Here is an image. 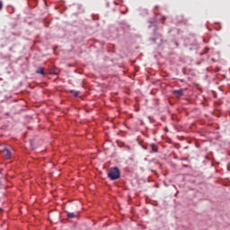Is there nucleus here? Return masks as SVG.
<instances>
[{
  "label": "nucleus",
  "mask_w": 230,
  "mask_h": 230,
  "mask_svg": "<svg viewBox=\"0 0 230 230\" xmlns=\"http://www.w3.org/2000/svg\"><path fill=\"white\" fill-rule=\"evenodd\" d=\"M155 9H157V8H158V6L156 5V6H155Z\"/></svg>",
  "instance_id": "nucleus-14"
},
{
  "label": "nucleus",
  "mask_w": 230,
  "mask_h": 230,
  "mask_svg": "<svg viewBox=\"0 0 230 230\" xmlns=\"http://www.w3.org/2000/svg\"><path fill=\"white\" fill-rule=\"evenodd\" d=\"M172 94H177L178 96H182L184 94V90L179 89L172 91Z\"/></svg>",
  "instance_id": "nucleus-5"
},
{
  "label": "nucleus",
  "mask_w": 230,
  "mask_h": 230,
  "mask_svg": "<svg viewBox=\"0 0 230 230\" xmlns=\"http://www.w3.org/2000/svg\"><path fill=\"white\" fill-rule=\"evenodd\" d=\"M36 73L38 75H42L44 76V75H46V73L44 72V68L42 67H39L37 70H36Z\"/></svg>",
  "instance_id": "nucleus-6"
},
{
  "label": "nucleus",
  "mask_w": 230,
  "mask_h": 230,
  "mask_svg": "<svg viewBox=\"0 0 230 230\" xmlns=\"http://www.w3.org/2000/svg\"><path fill=\"white\" fill-rule=\"evenodd\" d=\"M67 218H76V215L73 212H66Z\"/></svg>",
  "instance_id": "nucleus-7"
},
{
  "label": "nucleus",
  "mask_w": 230,
  "mask_h": 230,
  "mask_svg": "<svg viewBox=\"0 0 230 230\" xmlns=\"http://www.w3.org/2000/svg\"><path fill=\"white\" fill-rule=\"evenodd\" d=\"M75 96H78V93H75Z\"/></svg>",
  "instance_id": "nucleus-12"
},
{
  "label": "nucleus",
  "mask_w": 230,
  "mask_h": 230,
  "mask_svg": "<svg viewBox=\"0 0 230 230\" xmlns=\"http://www.w3.org/2000/svg\"><path fill=\"white\" fill-rule=\"evenodd\" d=\"M51 75H57V73H55V72H52V73H51Z\"/></svg>",
  "instance_id": "nucleus-11"
},
{
  "label": "nucleus",
  "mask_w": 230,
  "mask_h": 230,
  "mask_svg": "<svg viewBox=\"0 0 230 230\" xmlns=\"http://www.w3.org/2000/svg\"><path fill=\"white\" fill-rule=\"evenodd\" d=\"M2 154H4L5 159H12V152L8 150V148L4 147L2 150H0Z\"/></svg>",
  "instance_id": "nucleus-3"
},
{
  "label": "nucleus",
  "mask_w": 230,
  "mask_h": 230,
  "mask_svg": "<svg viewBox=\"0 0 230 230\" xmlns=\"http://www.w3.org/2000/svg\"><path fill=\"white\" fill-rule=\"evenodd\" d=\"M172 44H174L176 48H179V42H177V40H172Z\"/></svg>",
  "instance_id": "nucleus-8"
},
{
  "label": "nucleus",
  "mask_w": 230,
  "mask_h": 230,
  "mask_svg": "<svg viewBox=\"0 0 230 230\" xmlns=\"http://www.w3.org/2000/svg\"><path fill=\"white\" fill-rule=\"evenodd\" d=\"M150 148H151V154H157L159 152V147L157 146V145L155 144H151L150 145Z\"/></svg>",
  "instance_id": "nucleus-4"
},
{
  "label": "nucleus",
  "mask_w": 230,
  "mask_h": 230,
  "mask_svg": "<svg viewBox=\"0 0 230 230\" xmlns=\"http://www.w3.org/2000/svg\"><path fill=\"white\" fill-rule=\"evenodd\" d=\"M10 8L12 10L11 13H13V12H15V8H13V7H10Z\"/></svg>",
  "instance_id": "nucleus-10"
},
{
  "label": "nucleus",
  "mask_w": 230,
  "mask_h": 230,
  "mask_svg": "<svg viewBox=\"0 0 230 230\" xmlns=\"http://www.w3.org/2000/svg\"><path fill=\"white\" fill-rule=\"evenodd\" d=\"M0 10H3V2L0 1Z\"/></svg>",
  "instance_id": "nucleus-9"
},
{
  "label": "nucleus",
  "mask_w": 230,
  "mask_h": 230,
  "mask_svg": "<svg viewBox=\"0 0 230 230\" xmlns=\"http://www.w3.org/2000/svg\"><path fill=\"white\" fill-rule=\"evenodd\" d=\"M121 177V172L119 171V168L118 167H113L111 168L109 172H108V178L111 181H118Z\"/></svg>",
  "instance_id": "nucleus-1"
},
{
  "label": "nucleus",
  "mask_w": 230,
  "mask_h": 230,
  "mask_svg": "<svg viewBox=\"0 0 230 230\" xmlns=\"http://www.w3.org/2000/svg\"><path fill=\"white\" fill-rule=\"evenodd\" d=\"M144 150H146V146H143Z\"/></svg>",
  "instance_id": "nucleus-13"
},
{
  "label": "nucleus",
  "mask_w": 230,
  "mask_h": 230,
  "mask_svg": "<svg viewBox=\"0 0 230 230\" xmlns=\"http://www.w3.org/2000/svg\"><path fill=\"white\" fill-rule=\"evenodd\" d=\"M152 24L154 25L155 37L151 38L150 40H152L154 44H157L158 46H161V44H163V36L161 34L155 33V31H157V25L155 24V22H152Z\"/></svg>",
  "instance_id": "nucleus-2"
}]
</instances>
